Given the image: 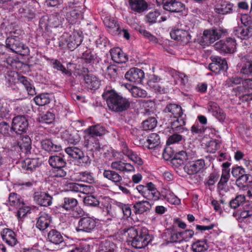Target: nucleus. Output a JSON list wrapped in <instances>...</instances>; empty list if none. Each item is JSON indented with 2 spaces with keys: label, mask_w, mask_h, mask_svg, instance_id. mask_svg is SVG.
<instances>
[{
  "label": "nucleus",
  "mask_w": 252,
  "mask_h": 252,
  "mask_svg": "<svg viewBox=\"0 0 252 252\" xmlns=\"http://www.w3.org/2000/svg\"><path fill=\"white\" fill-rule=\"evenodd\" d=\"M102 96L106 101L108 108L112 111L121 113L130 107L129 100L119 94L113 89L105 90Z\"/></svg>",
  "instance_id": "1"
},
{
  "label": "nucleus",
  "mask_w": 252,
  "mask_h": 252,
  "mask_svg": "<svg viewBox=\"0 0 252 252\" xmlns=\"http://www.w3.org/2000/svg\"><path fill=\"white\" fill-rule=\"evenodd\" d=\"M130 240L131 245L137 249H141L146 246L151 240L148 235V230L146 228L136 229L131 227L125 231Z\"/></svg>",
  "instance_id": "2"
},
{
  "label": "nucleus",
  "mask_w": 252,
  "mask_h": 252,
  "mask_svg": "<svg viewBox=\"0 0 252 252\" xmlns=\"http://www.w3.org/2000/svg\"><path fill=\"white\" fill-rule=\"evenodd\" d=\"M82 41V34L76 31L70 35L63 33L59 39V44L61 47L63 48L66 46L68 49L72 50L80 45Z\"/></svg>",
  "instance_id": "3"
},
{
  "label": "nucleus",
  "mask_w": 252,
  "mask_h": 252,
  "mask_svg": "<svg viewBox=\"0 0 252 252\" xmlns=\"http://www.w3.org/2000/svg\"><path fill=\"white\" fill-rule=\"evenodd\" d=\"M5 44L6 47L14 53L22 56L27 55L29 53V48L21 42L20 38L17 36L11 35L7 37Z\"/></svg>",
  "instance_id": "4"
},
{
  "label": "nucleus",
  "mask_w": 252,
  "mask_h": 252,
  "mask_svg": "<svg viewBox=\"0 0 252 252\" xmlns=\"http://www.w3.org/2000/svg\"><path fill=\"white\" fill-rule=\"evenodd\" d=\"M227 30L221 28H212L205 30L202 36V43L209 45L219 39L222 35H225Z\"/></svg>",
  "instance_id": "5"
},
{
  "label": "nucleus",
  "mask_w": 252,
  "mask_h": 252,
  "mask_svg": "<svg viewBox=\"0 0 252 252\" xmlns=\"http://www.w3.org/2000/svg\"><path fill=\"white\" fill-rule=\"evenodd\" d=\"M215 48L222 53H233L236 48V40L228 38L225 40H220L214 45Z\"/></svg>",
  "instance_id": "6"
},
{
  "label": "nucleus",
  "mask_w": 252,
  "mask_h": 252,
  "mask_svg": "<svg viewBox=\"0 0 252 252\" xmlns=\"http://www.w3.org/2000/svg\"><path fill=\"white\" fill-rule=\"evenodd\" d=\"M29 126L28 119L25 116L18 115L12 119L11 130L21 134L26 132Z\"/></svg>",
  "instance_id": "7"
},
{
  "label": "nucleus",
  "mask_w": 252,
  "mask_h": 252,
  "mask_svg": "<svg viewBox=\"0 0 252 252\" xmlns=\"http://www.w3.org/2000/svg\"><path fill=\"white\" fill-rule=\"evenodd\" d=\"M96 226L95 220L90 217L81 218L76 227V230L79 232L87 233L91 232Z\"/></svg>",
  "instance_id": "8"
},
{
  "label": "nucleus",
  "mask_w": 252,
  "mask_h": 252,
  "mask_svg": "<svg viewBox=\"0 0 252 252\" xmlns=\"http://www.w3.org/2000/svg\"><path fill=\"white\" fill-rule=\"evenodd\" d=\"M171 37L175 40L186 44L191 40L190 32L186 30L177 29L172 31L170 32Z\"/></svg>",
  "instance_id": "9"
},
{
  "label": "nucleus",
  "mask_w": 252,
  "mask_h": 252,
  "mask_svg": "<svg viewBox=\"0 0 252 252\" xmlns=\"http://www.w3.org/2000/svg\"><path fill=\"white\" fill-rule=\"evenodd\" d=\"M211 59L212 63H210L209 68L212 72L218 74L226 71L228 66L225 59L219 57H211Z\"/></svg>",
  "instance_id": "10"
},
{
  "label": "nucleus",
  "mask_w": 252,
  "mask_h": 252,
  "mask_svg": "<svg viewBox=\"0 0 252 252\" xmlns=\"http://www.w3.org/2000/svg\"><path fill=\"white\" fill-rule=\"evenodd\" d=\"M126 79L135 83H140L144 78V73L143 70L137 68L130 69L125 74Z\"/></svg>",
  "instance_id": "11"
},
{
  "label": "nucleus",
  "mask_w": 252,
  "mask_h": 252,
  "mask_svg": "<svg viewBox=\"0 0 252 252\" xmlns=\"http://www.w3.org/2000/svg\"><path fill=\"white\" fill-rule=\"evenodd\" d=\"M33 197V200L40 206L47 207L52 203V196L46 192H36L34 193Z\"/></svg>",
  "instance_id": "12"
},
{
  "label": "nucleus",
  "mask_w": 252,
  "mask_h": 252,
  "mask_svg": "<svg viewBox=\"0 0 252 252\" xmlns=\"http://www.w3.org/2000/svg\"><path fill=\"white\" fill-rule=\"evenodd\" d=\"M205 166L204 160L199 159L188 163L184 167L185 171L189 175H193L199 172Z\"/></svg>",
  "instance_id": "13"
},
{
  "label": "nucleus",
  "mask_w": 252,
  "mask_h": 252,
  "mask_svg": "<svg viewBox=\"0 0 252 252\" xmlns=\"http://www.w3.org/2000/svg\"><path fill=\"white\" fill-rule=\"evenodd\" d=\"M233 4L225 1H221L217 3L214 8V11L218 14L226 15L233 12Z\"/></svg>",
  "instance_id": "14"
},
{
  "label": "nucleus",
  "mask_w": 252,
  "mask_h": 252,
  "mask_svg": "<svg viewBox=\"0 0 252 252\" xmlns=\"http://www.w3.org/2000/svg\"><path fill=\"white\" fill-rule=\"evenodd\" d=\"M52 221L50 215L46 212H41L37 219L36 226L40 230H44L49 227Z\"/></svg>",
  "instance_id": "15"
},
{
  "label": "nucleus",
  "mask_w": 252,
  "mask_h": 252,
  "mask_svg": "<svg viewBox=\"0 0 252 252\" xmlns=\"http://www.w3.org/2000/svg\"><path fill=\"white\" fill-rule=\"evenodd\" d=\"M163 111L164 113L168 114L169 116L173 118H180L183 114L182 107L176 104H168Z\"/></svg>",
  "instance_id": "16"
},
{
  "label": "nucleus",
  "mask_w": 252,
  "mask_h": 252,
  "mask_svg": "<svg viewBox=\"0 0 252 252\" xmlns=\"http://www.w3.org/2000/svg\"><path fill=\"white\" fill-rule=\"evenodd\" d=\"M208 110L220 121H223L225 119V114L216 102L210 101L208 104Z\"/></svg>",
  "instance_id": "17"
},
{
  "label": "nucleus",
  "mask_w": 252,
  "mask_h": 252,
  "mask_svg": "<svg viewBox=\"0 0 252 252\" xmlns=\"http://www.w3.org/2000/svg\"><path fill=\"white\" fill-rule=\"evenodd\" d=\"M185 8L184 4L176 0H169L166 2L164 9L171 12L179 13L182 12Z\"/></svg>",
  "instance_id": "18"
},
{
  "label": "nucleus",
  "mask_w": 252,
  "mask_h": 252,
  "mask_svg": "<svg viewBox=\"0 0 252 252\" xmlns=\"http://www.w3.org/2000/svg\"><path fill=\"white\" fill-rule=\"evenodd\" d=\"M140 144H143V146L149 149L156 148L159 144V137L158 134L155 133L151 134L146 140H140Z\"/></svg>",
  "instance_id": "19"
},
{
  "label": "nucleus",
  "mask_w": 252,
  "mask_h": 252,
  "mask_svg": "<svg viewBox=\"0 0 252 252\" xmlns=\"http://www.w3.org/2000/svg\"><path fill=\"white\" fill-rule=\"evenodd\" d=\"M161 193H160L156 188V186L152 182L148 183V189L144 198L152 200L157 201L160 198Z\"/></svg>",
  "instance_id": "20"
},
{
  "label": "nucleus",
  "mask_w": 252,
  "mask_h": 252,
  "mask_svg": "<svg viewBox=\"0 0 252 252\" xmlns=\"http://www.w3.org/2000/svg\"><path fill=\"white\" fill-rule=\"evenodd\" d=\"M31 140L28 135H21L18 141V146L21 151L25 154L30 153L31 149Z\"/></svg>",
  "instance_id": "21"
},
{
  "label": "nucleus",
  "mask_w": 252,
  "mask_h": 252,
  "mask_svg": "<svg viewBox=\"0 0 252 252\" xmlns=\"http://www.w3.org/2000/svg\"><path fill=\"white\" fill-rule=\"evenodd\" d=\"M1 235L3 241L8 245L12 247L17 244L16 235L12 230L8 228L4 229Z\"/></svg>",
  "instance_id": "22"
},
{
  "label": "nucleus",
  "mask_w": 252,
  "mask_h": 252,
  "mask_svg": "<svg viewBox=\"0 0 252 252\" xmlns=\"http://www.w3.org/2000/svg\"><path fill=\"white\" fill-rule=\"evenodd\" d=\"M129 4L132 10L141 13L148 8V4L144 0H129Z\"/></svg>",
  "instance_id": "23"
},
{
  "label": "nucleus",
  "mask_w": 252,
  "mask_h": 252,
  "mask_svg": "<svg viewBox=\"0 0 252 252\" xmlns=\"http://www.w3.org/2000/svg\"><path fill=\"white\" fill-rule=\"evenodd\" d=\"M110 54L112 60L116 63H126L127 58L119 48H115L110 50Z\"/></svg>",
  "instance_id": "24"
},
{
  "label": "nucleus",
  "mask_w": 252,
  "mask_h": 252,
  "mask_svg": "<svg viewBox=\"0 0 252 252\" xmlns=\"http://www.w3.org/2000/svg\"><path fill=\"white\" fill-rule=\"evenodd\" d=\"M111 167L113 169L122 172H132L134 167L131 164L122 162V161H114L111 163Z\"/></svg>",
  "instance_id": "25"
},
{
  "label": "nucleus",
  "mask_w": 252,
  "mask_h": 252,
  "mask_svg": "<svg viewBox=\"0 0 252 252\" xmlns=\"http://www.w3.org/2000/svg\"><path fill=\"white\" fill-rule=\"evenodd\" d=\"M103 175L104 178L114 183L115 185L121 184L123 180L122 176L114 170H104Z\"/></svg>",
  "instance_id": "26"
},
{
  "label": "nucleus",
  "mask_w": 252,
  "mask_h": 252,
  "mask_svg": "<svg viewBox=\"0 0 252 252\" xmlns=\"http://www.w3.org/2000/svg\"><path fill=\"white\" fill-rule=\"evenodd\" d=\"M84 80L86 85V87L91 90H96L100 86V81L94 75L91 74H87L84 76Z\"/></svg>",
  "instance_id": "27"
},
{
  "label": "nucleus",
  "mask_w": 252,
  "mask_h": 252,
  "mask_svg": "<svg viewBox=\"0 0 252 252\" xmlns=\"http://www.w3.org/2000/svg\"><path fill=\"white\" fill-rule=\"evenodd\" d=\"M236 35L242 39H247L252 36V26L238 27L235 30Z\"/></svg>",
  "instance_id": "28"
},
{
  "label": "nucleus",
  "mask_w": 252,
  "mask_h": 252,
  "mask_svg": "<svg viewBox=\"0 0 252 252\" xmlns=\"http://www.w3.org/2000/svg\"><path fill=\"white\" fill-rule=\"evenodd\" d=\"M39 165V162L37 158H26L23 161L22 167L29 172H32Z\"/></svg>",
  "instance_id": "29"
},
{
  "label": "nucleus",
  "mask_w": 252,
  "mask_h": 252,
  "mask_svg": "<svg viewBox=\"0 0 252 252\" xmlns=\"http://www.w3.org/2000/svg\"><path fill=\"white\" fill-rule=\"evenodd\" d=\"M85 132L90 137L100 136L106 133L105 128L99 125H96L89 127L85 130Z\"/></svg>",
  "instance_id": "30"
},
{
  "label": "nucleus",
  "mask_w": 252,
  "mask_h": 252,
  "mask_svg": "<svg viewBox=\"0 0 252 252\" xmlns=\"http://www.w3.org/2000/svg\"><path fill=\"white\" fill-rule=\"evenodd\" d=\"M41 145L43 149L49 152H59L62 149L61 145L54 144L50 139L42 140Z\"/></svg>",
  "instance_id": "31"
},
{
  "label": "nucleus",
  "mask_w": 252,
  "mask_h": 252,
  "mask_svg": "<svg viewBox=\"0 0 252 252\" xmlns=\"http://www.w3.org/2000/svg\"><path fill=\"white\" fill-rule=\"evenodd\" d=\"M161 194V196L166 199L169 203L174 205L180 204V199L170 190L164 188L162 190Z\"/></svg>",
  "instance_id": "32"
},
{
  "label": "nucleus",
  "mask_w": 252,
  "mask_h": 252,
  "mask_svg": "<svg viewBox=\"0 0 252 252\" xmlns=\"http://www.w3.org/2000/svg\"><path fill=\"white\" fill-rule=\"evenodd\" d=\"M122 152L124 155L139 165H142L143 164V161L141 158H140L137 154L129 149L126 145L123 146Z\"/></svg>",
  "instance_id": "33"
},
{
  "label": "nucleus",
  "mask_w": 252,
  "mask_h": 252,
  "mask_svg": "<svg viewBox=\"0 0 252 252\" xmlns=\"http://www.w3.org/2000/svg\"><path fill=\"white\" fill-rule=\"evenodd\" d=\"M133 208L136 214H141L150 210L152 208V204L148 201H137L134 204Z\"/></svg>",
  "instance_id": "34"
},
{
  "label": "nucleus",
  "mask_w": 252,
  "mask_h": 252,
  "mask_svg": "<svg viewBox=\"0 0 252 252\" xmlns=\"http://www.w3.org/2000/svg\"><path fill=\"white\" fill-rule=\"evenodd\" d=\"M8 201L11 206L15 208L23 207L24 205L23 199L19 195L14 192L9 194Z\"/></svg>",
  "instance_id": "35"
},
{
  "label": "nucleus",
  "mask_w": 252,
  "mask_h": 252,
  "mask_svg": "<svg viewBox=\"0 0 252 252\" xmlns=\"http://www.w3.org/2000/svg\"><path fill=\"white\" fill-rule=\"evenodd\" d=\"M174 121L171 122V126L174 131L179 132H183L187 129L184 127V126L186 124V121L184 118L181 116L180 118H174Z\"/></svg>",
  "instance_id": "36"
},
{
  "label": "nucleus",
  "mask_w": 252,
  "mask_h": 252,
  "mask_svg": "<svg viewBox=\"0 0 252 252\" xmlns=\"http://www.w3.org/2000/svg\"><path fill=\"white\" fill-rule=\"evenodd\" d=\"M47 239L50 242L56 245L63 241V238L60 232L56 229H52L48 234Z\"/></svg>",
  "instance_id": "37"
},
{
  "label": "nucleus",
  "mask_w": 252,
  "mask_h": 252,
  "mask_svg": "<svg viewBox=\"0 0 252 252\" xmlns=\"http://www.w3.org/2000/svg\"><path fill=\"white\" fill-rule=\"evenodd\" d=\"M160 14L158 10L150 12L146 16L147 21L150 24L156 22L165 21L166 18L165 16H160Z\"/></svg>",
  "instance_id": "38"
},
{
  "label": "nucleus",
  "mask_w": 252,
  "mask_h": 252,
  "mask_svg": "<svg viewBox=\"0 0 252 252\" xmlns=\"http://www.w3.org/2000/svg\"><path fill=\"white\" fill-rule=\"evenodd\" d=\"M83 6H76L74 9L71 10L67 14V17L71 22L81 17L84 12Z\"/></svg>",
  "instance_id": "39"
},
{
  "label": "nucleus",
  "mask_w": 252,
  "mask_h": 252,
  "mask_svg": "<svg viewBox=\"0 0 252 252\" xmlns=\"http://www.w3.org/2000/svg\"><path fill=\"white\" fill-rule=\"evenodd\" d=\"M116 247L114 243L106 240L101 243L96 252H114Z\"/></svg>",
  "instance_id": "40"
},
{
  "label": "nucleus",
  "mask_w": 252,
  "mask_h": 252,
  "mask_svg": "<svg viewBox=\"0 0 252 252\" xmlns=\"http://www.w3.org/2000/svg\"><path fill=\"white\" fill-rule=\"evenodd\" d=\"M251 182H252V176L246 173L236 179V185L240 189H244Z\"/></svg>",
  "instance_id": "41"
},
{
  "label": "nucleus",
  "mask_w": 252,
  "mask_h": 252,
  "mask_svg": "<svg viewBox=\"0 0 252 252\" xmlns=\"http://www.w3.org/2000/svg\"><path fill=\"white\" fill-rule=\"evenodd\" d=\"M65 153L71 158L78 159L82 156L83 152L77 147L70 146L65 149Z\"/></svg>",
  "instance_id": "42"
},
{
  "label": "nucleus",
  "mask_w": 252,
  "mask_h": 252,
  "mask_svg": "<svg viewBox=\"0 0 252 252\" xmlns=\"http://www.w3.org/2000/svg\"><path fill=\"white\" fill-rule=\"evenodd\" d=\"M49 163L54 168L63 167L66 164L64 159L58 156L50 157L49 159Z\"/></svg>",
  "instance_id": "43"
},
{
  "label": "nucleus",
  "mask_w": 252,
  "mask_h": 252,
  "mask_svg": "<svg viewBox=\"0 0 252 252\" xmlns=\"http://www.w3.org/2000/svg\"><path fill=\"white\" fill-rule=\"evenodd\" d=\"M78 204L77 200L71 197H65L63 198L61 207L66 210H70L76 207Z\"/></svg>",
  "instance_id": "44"
},
{
  "label": "nucleus",
  "mask_w": 252,
  "mask_h": 252,
  "mask_svg": "<svg viewBox=\"0 0 252 252\" xmlns=\"http://www.w3.org/2000/svg\"><path fill=\"white\" fill-rule=\"evenodd\" d=\"M191 248L194 252H203L208 249V245L206 240H198L192 244Z\"/></svg>",
  "instance_id": "45"
},
{
  "label": "nucleus",
  "mask_w": 252,
  "mask_h": 252,
  "mask_svg": "<svg viewBox=\"0 0 252 252\" xmlns=\"http://www.w3.org/2000/svg\"><path fill=\"white\" fill-rule=\"evenodd\" d=\"M103 22L106 27L109 28L113 33L118 32L119 26L115 20L106 17L104 19Z\"/></svg>",
  "instance_id": "46"
},
{
  "label": "nucleus",
  "mask_w": 252,
  "mask_h": 252,
  "mask_svg": "<svg viewBox=\"0 0 252 252\" xmlns=\"http://www.w3.org/2000/svg\"><path fill=\"white\" fill-rule=\"evenodd\" d=\"M36 105L39 106H44L50 102V98L48 94H41L34 98Z\"/></svg>",
  "instance_id": "47"
},
{
  "label": "nucleus",
  "mask_w": 252,
  "mask_h": 252,
  "mask_svg": "<svg viewBox=\"0 0 252 252\" xmlns=\"http://www.w3.org/2000/svg\"><path fill=\"white\" fill-rule=\"evenodd\" d=\"M19 81L23 84L30 95H33L35 94V88L27 80V78L22 76L19 78Z\"/></svg>",
  "instance_id": "48"
},
{
  "label": "nucleus",
  "mask_w": 252,
  "mask_h": 252,
  "mask_svg": "<svg viewBox=\"0 0 252 252\" xmlns=\"http://www.w3.org/2000/svg\"><path fill=\"white\" fill-rule=\"evenodd\" d=\"M157 126L156 119L154 117H150L143 122V128L145 130H151Z\"/></svg>",
  "instance_id": "49"
},
{
  "label": "nucleus",
  "mask_w": 252,
  "mask_h": 252,
  "mask_svg": "<svg viewBox=\"0 0 252 252\" xmlns=\"http://www.w3.org/2000/svg\"><path fill=\"white\" fill-rule=\"evenodd\" d=\"M130 93L134 97H145L147 95L145 90L137 87H132Z\"/></svg>",
  "instance_id": "50"
},
{
  "label": "nucleus",
  "mask_w": 252,
  "mask_h": 252,
  "mask_svg": "<svg viewBox=\"0 0 252 252\" xmlns=\"http://www.w3.org/2000/svg\"><path fill=\"white\" fill-rule=\"evenodd\" d=\"M171 74L176 79H178L181 84L183 85H185L188 81V78L184 73L178 72L175 70H171Z\"/></svg>",
  "instance_id": "51"
},
{
  "label": "nucleus",
  "mask_w": 252,
  "mask_h": 252,
  "mask_svg": "<svg viewBox=\"0 0 252 252\" xmlns=\"http://www.w3.org/2000/svg\"><path fill=\"white\" fill-rule=\"evenodd\" d=\"M240 72L245 75H251L252 74V60L246 61L242 65Z\"/></svg>",
  "instance_id": "52"
},
{
  "label": "nucleus",
  "mask_w": 252,
  "mask_h": 252,
  "mask_svg": "<svg viewBox=\"0 0 252 252\" xmlns=\"http://www.w3.org/2000/svg\"><path fill=\"white\" fill-rule=\"evenodd\" d=\"M245 201V196L243 195H237L229 203L231 208L236 209Z\"/></svg>",
  "instance_id": "53"
},
{
  "label": "nucleus",
  "mask_w": 252,
  "mask_h": 252,
  "mask_svg": "<svg viewBox=\"0 0 252 252\" xmlns=\"http://www.w3.org/2000/svg\"><path fill=\"white\" fill-rule=\"evenodd\" d=\"M84 203L88 206L95 207L99 205V201L94 196H87L84 199Z\"/></svg>",
  "instance_id": "54"
},
{
  "label": "nucleus",
  "mask_w": 252,
  "mask_h": 252,
  "mask_svg": "<svg viewBox=\"0 0 252 252\" xmlns=\"http://www.w3.org/2000/svg\"><path fill=\"white\" fill-rule=\"evenodd\" d=\"M118 68L114 65H110L107 67L106 75L110 78H115L117 75Z\"/></svg>",
  "instance_id": "55"
},
{
  "label": "nucleus",
  "mask_w": 252,
  "mask_h": 252,
  "mask_svg": "<svg viewBox=\"0 0 252 252\" xmlns=\"http://www.w3.org/2000/svg\"><path fill=\"white\" fill-rule=\"evenodd\" d=\"M53 171L52 176L53 178L56 179L57 178H63L66 175V172L64 171L63 167H56Z\"/></svg>",
  "instance_id": "56"
},
{
  "label": "nucleus",
  "mask_w": 252,
  "mask_h": 252,
  "mask_svg": "<svg viewBox=\"0 0 252 252\" xmlns=\"http://www.w3.org/2000/svg\"><path fill=\"white\" fill-rule=\"evenodd\" d=\"M231 174L232 176L238 178L246 174L245 169L241 166H237L232 168Z\"/></svg>",
  "instance_id": "57"
},
{
  "label": "nucleus",
  "mask_w": 252,
  "mask_h": 252,
  "mask_svg": "<svg viewBox=\"0 0 252 252\" xmlns=\"http://www.w3.org/2000/svg\"><path fill=\"white\" fill-rule=\"evenodd\" d=\"M181 239L182 242L183 241H189L193 236L194 232L193 230L189 229L180 232Z\"/></svg>",
  "instance_id": "58"
},
{
  "label": "nucleus",
  "mask_w": 252,
  "mask_h": 252,
  "mask_svg": "<svg viewBox=\"0 0 252 252\" xmlns=\"http://www.w3.org/2000/svg\"><path fill=\"white\" fill-rule=\"evenodd\" d=\"M139 32L141 34H142L144 37H146L150 41L157 43L158 42V39L155 37L154 35L151 34L149 32L147 31L145 29H140L139 30Z\"/></svg>",
  "instance_id": "59"
},
{
  "label": "nucleus",
  "mask_w": 252,
  "mask_h": 252,
  "mask_svg": "<svg viewBox=\"0 0 252 252\" xmlns=\"http://www.w3.org/2000/svg\"><path fill=\"white\" fill-rule=\"evenodd\" d=\"M242 81V79L239 77H233L228 79L225 83V85L228 87H232L234 85L240 84Z\"/></svg>",
  "instance_id": "60"
},
{
  "label": "nucleus",
  "mask_w": 252,
  "mask_h": 252,
  "mask_svg": "<svg viewBox=\"0 0 252 252\" xmlns=\"http://www.w3.org/2000/svg\"><path fill=\"white\" fill-rule=\"evenodd\" d=\"M182 138L183 137L181 135L178 134H174L169 136L168 140H167L166 143L168 145L177 143L181 141Z\"/></svg>",
  "instance_id": "61"
},
{
  "label": "nucleus",
  "mask_w": 252,
  "mask_h": 252,
  "mask_svg": "<svg viewBox=\"0 0 252 252\" xmlns=\"http://www.w3.org/2000/svg\"><path fill=\"white\" fill-rule=\"evenodd\" d=\"M80 174L82 176L81 179L82 181L89 183L94 182V178L91 173L84 172L80 173Z\"/></svg>",
  "instance_id": "62"
},
{
  "label": "nucleus",
  "mask_w": 252,
  "mask_h": 252,
  "mask_svg": "<svg viewBox=\"0 0 252 252\" xmlns=\"http://www.w3.org/2000/svg\"><path fill=\"white\" fill-rule=\"evenodd\" d=\"M11 129V126L9 124L5 122L0 123V133L5 135L9 133L10 130Z\"/></svg>",
  "instance_id": "63"
},
{
  "label": "nucleus",
  "mask_w": 252,
  "mask_h": 252,
  "mask_svg": "<svg viewBox=\"0 0 252 252\" xmlns=\"http://www.w3.org/2000/svg\"><path fill=\"white\" fill-rule=\"evenodd\" d=\"M174 159L179 160L182 162H184L188 159V156L186 152L184 151H180L177 153L175 156Z\"/></svg>",
  "instance_id": "64"
}]
</instances>
